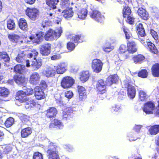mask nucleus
Returning a JSON list of instances; mask_svg holds the SVG:
<instances>
[{
    "instance_id": "obj_16",
    "label": "nucleus",
    "mask_w": 159,
    "mask_h": 159,
    "mask_svg": "<svg viewBox=\"0 0 159 159\" xmlns=\"http://www.w3.org/2000/svg\"><path fill=\"white\" fill-rule=\"evenodd\" d=\"M64 127V125L61 120L57 118H55L51 122L49 126L50 129H52L55 127L59 129H62Z\"/></svg>"
},
{
    "instance_id": "obj_11",
    "label": "nucleus",
    "mask_w": 159,
    "mask_h": 159,
    "mask_svg": "<svg viewBox=\"0 0 159 159\" xmlns=\"http://www.w3.org/2000/svg\"><path fill=\"white\" fill-rule=\"evenodd\" d=\"M127 46L128 53H134L137 51L138 48L136 43L133 40H128L127 41Z\"/></svg>"
},
{
    "instance_id": "obj_6",
    "label": "nucleus",
    "mask_w": 159,
    "mask_h": 159,
    "mask_svg": "<svg viewBox=\"0 0 159 159\" xmlns=\"http://www.w3.org/2000/svg\"><path fill=\"white\" fill-rule=\"evenodd\" d=\"M75 80L72 77L66 76L63 78L61 82V86L63 89H68L72 87L74 84Z\"/></svg>"
},
{
    "instance_id": "obj_34",
    "label": "nucleus",
    "mask_w": 159,
    "mask_h": 159,
    "mask_svg": "<svg viewBox=\"0 0 159 159\" xmlns=\"http://www.w3.org/2000/svg\"><path fill=\"white\" fill-rule=\"evenodd\" d=\"M47 5L53 9H57V5L59 2L60 0H45Z\"/></svg>"
},
{
    "instance_id": "obj_8",
    "label": "nucleus",
    "mask_w": 159,
    "mask_h": 159,
    "mask_svg": "<svg viewBox=\"0 0 159 159\" xmlns=\"http://www.w3.org/2000/svg\"><path fill=\"white\" fill-rule=\"evenodd\" d=\"M103 65V63L100 60L96 58L93 60L92 61L91 67L93 72L98 73L102 70Z\"/></svg>"
},
{
    "instance_id": "obj_33",
    "label": "nucleus",
    "mask_w": 159,
    "mask_h": 159,
    "mask_svg": "<svg viewBox=\"0 0 159 159\" xmlns=\"http://www.w3.org/2000/svg\"><path fill=\"white\" fill-rule=\"evenodd\" d=\"M148 132L151 135H155L159 133V125L151 126L148 129Z\"/></svg>"
},
{
    "instance_id": "obj_56",
    "label": "nucleus",
    "mask_w": 159,
    "mask_h": 159,
    "mask_svg": "<svg viewBox=\"0 0 159 159\" xmlns=\"http://www.w3.org/2000/svg\"><path fill=\"white\" fill-rule=\"evenodd\" d=\"M75 47V43L72 42L70 41L67 43L66 47L69 50L71 51L73 50Z\"/></svg>"
},
{
    "instance_id": "obj_51",
    "label": "nucleus",
    "mask_w": 159,
    "mask_h": 159,
    "mask_svg": "<svg viewBox=\"0 0 159 159\" xmlns=\"http://www.w3.org/2000/svg\"><path fill=\"white\" fill-rule=\"evenodd\" d=\"M125 21L127 23L133 25L134 24L135 18L132 16V15L126 17Z\"/></svg>"
},
{
    "instance_id": "obj_3",
    "label": "nucleus",
    "mask_w": 159,
    "mask_h": 159,
    "mask_svg": "<svg viewBox=\"0 0 159 159\" xmlns=\"http://www.w3.org/2000/svg\"><path fill=\"white\" fill-rule=\"evenodd\" d=\"M133 84L132 81L129 80H126L124 84L125 88L127 89L128 96L131 99L135 97L136 93L135 88Z\"/></svg>"
},
{
    "instance_id": "obj_44",
    "label": "nucleus",
    "mask_w": 159,
    "mask_h": 159,
    "mask_svg": "<svg viewBox=\"0 0 159 159\" xmlns=\"http://www.w3.org/2000/svg\"><path fill=\"white\" fill-rule=\"evenodd\" d=\"M123 16L124 18L131 15V11L128 6H125L122 11Z\"/></svg>"
},
{
    "instance_id": "obj_17",
    "label": "nucleus",
    "mask_w": 159,
    "mask_h": 159,
    "mask_svg": "<svg viewBox=\"0 0 159 159\" xmlns=\"http://www.w3.org/2000/svg\"><path fill=\"white\" fill-rule=\"evenodd\" d=\"M13 80L18 84L21 86H24L26 84V80L25 77L19 75H16L13 77Z\"/></svg>"
},
{
    "instance_id": "obj_40",
    "label": "nucleus",
    "mask_w": 159,
    "mask_h": 159,
    "mask_svg": "<svg viewBox=\"0 0 159 159\" xmlns=\"http://www.w3.org/2000/svg\"><path fill=\"white\" fill-rule=\"evenodd\" d=\"M7 27L10 30H14L16 28V24L15 21L12 19H9L7 21Z\"/></svg>"
},
{
    "instance_id": "obj_9",
    "label": "nucleus",
    "mask_w": 159,
    "mask_h": 159,
    "mask_svg": "<svg viewBox=\"0 0 159 159\" xmlns=\"http://www.w3.org/2000/svg\"><path fill=\"white\" fill-rule=\"evenodd\" d=\"M44 35V32L40 31L34 34H31L29 39L32 41L33 43L39 44L43 41Z\"/></svg>"
},
{
    "instance_id": "obj_23",
    "label": "nucleus",
    "mask_w": 159,
    "mask_h": 159,
    "mask_svg": "<svg viewBox=\"0 0 159 159\" xmlns=\"http://www.w3.org/2000/svg\"><path fill=\"white\" fill-rule=\"evenodd\" d=\"M66 66L64 63H61L54 66L56 73L59 74L64 73L66 70Z\"/></svg>"
},
{
    "instance_id": "obj_37",
    "label": "nucleus",
    "mask_w": 159,
    "mask_h": 159,
    "mask_svg": "<svg viewBox=\"0 0 159 159\" xmlns=\"http://www.w3.org/2000/svg\"><path fill=\"white\" fill-rule=\"evenodd\" d=\"M25 68L24 65L17 64L14 67V70L16 73L22 74L25 71Z\"/></svg>"
},
{
    "instance_id": "obj_12",
    "label": "nucleus",
    "mask_w": 159,
    "mask_h": 159,
    "mask_svg": "<svg viewBox=\"0 0 159 159\" xmlns=\"http://www.w3.org/2000/svg\"><path fill=\"white\" fill-rule=\"evenodd\" d=\"M90 17L98 22H102L104 20V17L101 13L96 10H93L89 12Z\"/></svg>"
},
{
    "instance_id": "obj_10",
    "label": "nucleus",
    "mask_w": 159,
    "mask_h": 159,
    "mask_svg": "<svg viewBox=\"0 0 159 159\" xmlns=\"http://www.w3.org/2000/svg\"><path fill=\"white\" fill-rule=\"evenodd\" d=\"M52 45L49 43H46L41 45L40 48V53L43 56H47L51 53Z\"/></svg>"
},
{
    "instance_id": "obj_2",
    "label": "nucleus",
    "mask_w": 159,
    "mask_h": 159,
    "mask_svg": "<svg viewBox=\"0 0 159 159\" xmlns=\"http://www.w3.org/2000/svg\"><path fill=\"white\" fill-rule=\"evenodd\" d=\"M57 146L52 142H50L48 146L46 151L48 159H60Z\"/></svg>"
},
{
    "instance_id": "obj_7",
    "label": "nucleus",
    "mask_w": 159,
    "mask_h": 159,
    "mask_svg": "<svg viewBox=\"0 0 159 159\" xmlns=\"http://www.w3.org/2000/svg\"><path fill=\"white\" fill-rule=\"evenodd\" d=\"M119 57L120 60L121 61H125L129 57L128 53L125 54L128 50L125 45L121 44L118 49Z\"/></svg>"
},
{
    "instance_id": "obj_38",
    "label": "nucleus",
    "mask_w": 159,
    "mask_h": 159,
    "mask_svg": "<svg viewBox=\"0 0 159 159\" xmlns=\"http://www.w3.org/2000/svg\"><path fill=\"white\" fill-rule=\"evenodd\" d=\"M24 51L19 53L16 58V60L18 63H23L25 59V54L24 53Z\"/></svg>"
},
{
    "instance_id": "obj_20",
    "label": "nucleus",
    "mask_w": 159,
    "mask_h": 159,
    "mask_svg": "<svg viewBox=\"0 0 159 159\" xmlns=\"http://www.w3.org/2000/svg\"><path fill=\"white\" fill-rule=\"evenodd\" d=\"M145 46L146 48L151 53L157 55L159 53V50L155 45L151 41L147 42Z\"/></svg>"
},
{
    "instance_id": "obj_21",
    "label": "nucleus",
    "mask_w": 159,
    "mask_h": 159,
    "mask_svg": "<svg viewBox=\"0 0 159 159\" xmlns=\"http://www.w3.org/2000/svg\"><path fill=\"white\" fill-rule=\"evenodd\" d=\"M3 150H0V159H3L4 155L8 154L12 150L11 147L9 145L2 146L0 145Z\"/></svg>"
},
{
    "instance_id": "obj_1",
    "label": "nucleus",
    "mask_w": 159,
    "mask_h": 159,
    "mask_svg": "<svg viewBox=\"0 0 159 159\" xmlns=\"http://www.w3.org/2000/svg\"><path fill=\"white\" fill-rule=\"evenodd\" d=\"M62 30L61 27H59L54 30L49 29L44 35V39L46 41H51L57 40L61 36Z\"/></svg>"
},
{
    "instance_id": "obj_57",
    "label": "nucleus",
    "mask_w": 159,
    "mask_h": 159,
    "mask_svg": "<svg viewBox=\"0 0 159 159\" xmlns=\"http://www.w3.org/2000/svg\"><path fill=\"white\" fill-rule=\"evenodd\" d=\"M34 91L33 89L32 88H26L25 89V92H24V93L25 94L26 96L32 95L33 94Z\"/></svg>"
},
{
    "instance_id": "obj_63",
    "label": "nucleus",
    "mask_w": 159,
    "mask_h": 159,
    "mask_svg": "<svg viewBox=\"0 0 159 159\" xmlns=\"http://www.w3.org/2000/svg\"><path fill=\"white\" fill-rule=\"evenodd\" d=\"M62 114V119L63 120H70L71 117V116L70 115L67 114L63 112Z\"/></svg>"
},
{
    "instance_id": "obj_32",
    "label": "nucleus",
    "mask_w": 159,
    "mask_h": 159,
    "mask_svg": "<svg viewBox=\"0 0 159 159\" xmlns=\"http://www.w3.org/2000/svg\"><path fill=\"white\" fill-rule=\"evenodd\" d=\"M90 76L89 72L88 70L81 72L80 75V81L84 83L87 81Z\"/></svg>"
},
{
    "instance_id": "obj_31",
    "label": "nucleus",
    "mask_w": 159,
    "mask_h": 159,
    "mask_svg": "<svg viewBox=\"0 0 159 159\" xmlns=\"http://www.w3.org/2000/svg\"><path fill=\"white\" fill-rule=\"evenodd\" d=\"M136 31L139 36L143 37L146 35L145 31L142 24L139 23L138 24L136 27Z\"/></svg>"
},
{
    "instance_id": "obj_60",
    "label": "nucleus",
    "mask_w": 159,
    "mask_h": 159,
    "mask_svg": "<svg viewBox=\"0 0 159 159\" xmlns=\"http://www.w3.org/2000/svg\"><path fill=\"white\" fill-rule=\"evenodd\" d=\"M62 112L67 114L70 115L71 116V114L73 112V110L72 108L67 107L64 109Z\"/></svg>"
},
{
    "instance_id": "obj_28",
    "label": "nucleus",
    "mask_w": 159,
    "mask_h": 159,
    "mask_svg": "<svg viewBox=\"0 0 159 159\" xmlns=\"http://www.w3.org/2000/svg\"><path fill=\"white\" fill-rule=\"evenodd\" d=\"M151 72L153 77H159V63H155L152 65L151 68Z\"/></svg>"
},
{
    "instance_id": "obj_36",
    "label": "nucleus",
    "mask_w": 159,
    "mask_h": 159,
    "mask_svg": "<svg viewBox=\"0 0 159 159\" xmlns=\"http://www.w3.org/2000/svg\"><path fill=\"white\" fill-rule=\"evenodd\" d=\"M25 102V107L26 109H31L35 107L36 105V102L34 99L27 98V100Z\"/></svg>"
},
{
    "instance_id": "obj_5",
    "label": "nucleus",
    "mask_w": 159,
    "mask_h": 159,
    "mask_svg": "<svg viewBox=\"0 0 159 159\" xmlns=\"http://www.w3.org/2000/svg\"><path fill=\"white\" fill-rule=\"evenodd\" d=\"M107 85H108V84H107L106 80L105 81L102 79L98 80L96 84V88L98 93L102 94L106 93Z\"/></svg>"
},
{
    "instance_id": "obj_43",
    "label": "nucleus",
    "mask_w": 159,
    "mask_h": 159,
    "mask_svg": "<svg viewBox=\"0 0 159 159\" xmlns=\"http://www.w3.org/2000/svg\"><path fill=\"white\" fill-rule=\"evenodd\" d=\"M122 30L125 34V39L127 40H129L131 37L132 36V34L129 30L125 26H123Z\"/></svg>"
},
{
    "instance_id": "obj_52",
    "label": "nucleus",
    "mask_w": 159,
    "mask_h": 159,
    "mask_svg": "<svg viewBox=\"0 0 159 159\" xmlns=\"http://www.w3.org/2000/svg\"><path fill=\"white\" fill-rule=\"evenodd\" d=\"M33 159H43V155L39 152H34L33 156Z\"/></svg>"
},
{
    "instance_id": "obj_14",
    "label": "nucleus",
    "mask_w": 159,
    "mask_h": 159,
    "mask_svg": "<svg viewBox=\"0 0 159 159\" xmlns=\"http://www.w3.org/2000/svg\"><path fill=\"white\" fill-rule=\"evenodd\" d=\"M34 96L37 100L43 99L46 97L43 90L41 87L36 86L34 89Z\"/></svg>"
},
{
    "instance_id": "obj_54",
    "label": "nucleus",
    "mask_w": 159,
    "mask_h": 159,
    "mask_svg": "<svg viewBox=\"0 0 159 159\" xmlns=\"http://www.w3.org/2000/svg\"><path fill=\"white\" fill-rule=\"evenodd\" d=\"M52 21L48 20H43L41 23V26L43 27H47L51 25Z\"/></svg>"
},
{
    "instance_id": "obj_55",
    "label": "nucleus",
    "mask_w": 159,
    "mask_h": 159,
    "mask_svg": "<svg viewBox=\"0 0 159 159\" xmlns=\"http://www.w3.org/2000/svg\"><path fill=\"white\" fill-rule=\"evenodd\" d=\"M1 60H3L5 62L9 63L10 61V57L6 52H5L2 56L0 59Z\"/></svg>"
},
{
    "instance_id": "obj_15",
    "label": "nucleus",
    "mask_w": 159,
    "mask_h": 159,
    "mask_svg": "<svg viewBox=\"0 0 159 159\" xmlns=\"http://www.w3.org/2000/svg\"><path fill=\"white\" fill-rule=\"evenodd\" d=\"M41 78L39 74L37 72L33 73L30 77L29 82L32 84L37 85L39 83Z\"/></svg>"
},
{
    "instance_id": "obj_42",
    "label": "nucleus",
    "mask_w": 159,
    "mask_h": 159,
    "mask_svg": "<svg viewBox=\"0 0 159 159\" xmlns=\"http://www.w3.org/2000/svg\"><path fill=\"white\" fill-rule=\"evenodd\" d=\"M87 14V10L83 8L78 12V17L80 19H84L86 17Z\"/></svg>"
},
{
    "instance_id": "obj_46",
    "label": "nucleus",
    "mask_w": 159,
    "mask_h": 159,
    "mask_svg": "<svg viewBox=\"0 0 159 159\" xmlns=\"http://www.w3.org/2000/svg\"><path fill=\"white\" fill-rule=\"evenodd\" d=\"M35 60V61H33L32 62L31 65L34 69H39L42 66L41 61L36 59Z\"/></svg>"
},
{
    "instance_id": "obj_47",
    "label": "nucleus",
    "mask_w": 159,
    "mask_h": 159,
    "mask_svg": "<svg viewBox=\"0 0 159 159\" xmlns=\"http://www.w3.org/2000/svg\"><path fill=\"white\" fill-rule=\"evenodd\" d=\"M139 96L140 100L142 101L145 100L147 97V95L146 92L142 90L139 91Z\"/></svg>"
},
{
    "instance_id": "obj_25",
    "label": "nucleus",
    "mask_w": 159,
    "mask_h": 159,
    "mask_svg": "<svg viewBox=\"0 0 159 159\" xmlns=\"http://www.w3.org/2000/svg\"><path fill=\"white\" fill-rule=\"evenodd\" d=\"M137 12L142 19L146 20L149 19L148 13L143 8H139L137 10Z\"/></svg>"
},
{
    "instance_id": "obj_49",
    "label": "nucleus",
    "mask_w": 159,
    "mask_h": 159,
    "mask_svg": "<svg viewBox=\"0 0 159 159\" xmlns=\"http://www.w3.org/2000/svg\"><path fill=\"white\" fill-rule=\"evenodd\" d=\"M38 55V52L36 50L33 49L31 50V52L28 55V57L30 58L33 57V59L34 60H36Z\"/></svg>"
},
{
    "instance_id": "obj_64",
    "label": "nucleus",
    "mask_w": 159,
    "mask_h": 159,
    "mask_svg": "<svg viewBox=\"0 0 159 159\" xmlns=\"http://www.w3.org/2000/svg\"><path fill=\"white\" fill-rule=\"evenodd\" d=\"M113 48L111 46L104 47L103 48V51L106 52H109L111 51Z\"/></svg>"
},
{
    "instance_id": "obj_58",
    "label": "nucleus",
    "mask_w": 159,
    "mask_h": 159,
    "mask_svg": "<svg viewBox=\"0 0 159 159\" xmlns=\"http://www.w3.org/2000/svg\"><path fill=\"white\" fill-rule=\"evenodd\" d=\"M79 96L77 100L78 102L84 101L87 98V94H79Z\"/></svg>"
},
{
    "instance_id": "obj_27",
    "label": "nucleus",
    "mask_w": 159,
    "mask_h": 159,
    "mask_svg": "<svg viewBox=\"0 0 159 159\" xmlns=\"http://www.w3.org/2000/svg\"><path fill=\"white\" fill-rule=\"evenodd\" d=\"M71 40L75 43H81L85 41V38L82 34H79L72 36Z\"/></svg>"
},
{
    "instance_id": "obj_26",
    "label": "nucleus",
    "mask_w": 159,
    "mask_h": 159,
    "mask_svg": "<svg viewBox=\"0 0 159 159\" xmlns=\"http://www.w3.org/2000/svg\"><path fill=\"white\" fill-rule=\"evenodd\" d=\"M62 13L63 14V17L68 20L73 16L74 12L72 8L70 7L67 9L64 10L62 12Z\"/></svg>"
},
{
    "instance_id": "obj_22",
    "label": "nucleus",
    "mask_w": 159,
    "mask_h": 159,
    "mask_svg": "<svg viewBox=\"0 0 159 159\" xmlns=\"http://www.w3.org/2000/svg\"><path fill=\"white\" fill-rule=\"evenodd\" d=\"M20 29L21 30L26 32L28 30V25L26 20L24 18H20L18 22Z\"/></svg>"
},
{
    "instance_id": "obj_19",
    "label": "nucleus",
    "mask_w": 159,
    "mask_h": 159,
    "mask_svg": "<svg viewBox=\"0 0 159 159\" xmlns=\"http://www.w3.org/2000/svg\"><path fill=\"white\" fill-rule=\"evenodd\" d=\"M15 99L20 103L24 102L27 100V98L23 90H19L16 92Z\"/></svg>"
},
{
    "instance_id": "obj_61",
    "label": "nucleus",
    "mask_w": 159,
    "mask_h": 159,
    "mask_svg": "<svg viewBox=\"0 0 159 159\" xmlns=\"http://www.w3.org/2000/svg\"><path fill=\"white\" fill-rule=\"evenodd\" d=\"M65 96L68 99H70L73 97V94L72 91H68L65 93Z\"/></svg>"
},
{
    "instance_id": "obj_59",
    "label": "nucleus",
    "mask_w": 159,
    "mask_h": 159,
    "mask_svg": "<svg viewBox=\"0 0 159 159\" xmlns=\"http://www.w3.org/2000/svg\"><path fill=\"white\" fill-rule=\"evenodd\" d=\"M78 90L79 94H86V91L85 88L82 86H78Z\"/></svg>"
},
{
    "instance_id": "obj_13",
    "label": "nucleus",
    "mask_w": 159,
    "mask_h": 159,
    "mask_svg": "<svg viewBox=\"0 0 159 159\" xmlns=\"http://www.w3.org/2000/svg\"><path fill=\"white\" fill-rule=\"evenodd\" d=\"M155 108L154 103L151 101H148L144 104L143 110L146 114H152Z\"/></svg>"
},
{
    "instance_id": "obj_4",
    "label": "nucleus",
    "mask_w": 159,
    "mask_h": 159,
    "mask_svg": "<svg viewBox=\"0 0 159 159\" xmlns=\"http://www.w3.org/2000/svg\"><path fill=\"white\" fill-rule=\"evenodd\" d=\"M26 15L31 20L34 21L37 19L39 15V11L34 7H27L25 10Z\"/></svg>"
},
{
    "instance_id": "obj_30",
    "label": "nucleus",
    "mask_w": 159,
    "mask_h": 159,
    "mask_svg": "<svg viewBox=\"0 0 159 159\" xmlns=\"http://www.w3.org/2000/svg\"><path fill=\"white\" fill-rule=\"evenodd\" d=\"M145 58L144 55L141 54H138L134 56L133 57V60L134 63L139 64L143 62Z\"/></svg>"
},
{
    "instance_id": "obj_53",
    "label": "nucleus",
    "mask_w": 159,
    "mask_h": 159,
    "mask_svg": "<svg viewBox=\"0 0 159 159\" xmlns=\"http://www.w3.org/2000/svg\"><path fill=\"white\" fill-rule=\"evenodd\" d=\"M150 34L152 37L157 42H158L159 36L157 34V33L154 31L153 29H151L150 30Z\"/></svg>"
},
{
    "instance_id": "obj_48",
    "label": "nucleus",
    "mask_w": 159,
    "mask_h": 159,
    "mask_svg": "<svg viewBox=\"0 0 159 159\" xmlns=\"http://www.w3.org/2000/svg\"><path fill=\"white\" fill-rule=\"evenodd\" d=\"M60 5L62 8L65 9L68 8L70 5V2L69 0H61Z\"/></svg>"
},
{
    "instance_id": "obj_18",
    "label": "nucleus",
    "mask_w": 159,
    "mask_h": 159,
    "mask_svg": "<svg viewBox=\"0 0 159 159\" xmlns=\"http://www.w3.org/2000/svg\"><path fill=\"white\" fill-rule=\"evenodd\" d=\"M45 112V115L47 117L51 119L56 116L57 111L55 107H49Z\"/></svg>"
},
{
    "instance_id": "obj_62",
    "label": "nucleus",
    "mask_w": 159,
    "mask_h": 159,
    "mask_svg": "<svg viewBox=\"0 0 159 159\" xmlns=\"http://www.w3.org/2000/svg\"><path fill=\"white\" fill-rule=\"evenodd\" d=\"M61 57L59 54H54L51 57V59L52 60H55L60 59Z\"/></svg>"
},
{
    "instance_id": "obj_29",
    "label": "nucleus",
    "mask_w": 159,
    "mask_h": 159,
    "mask_svg": "<svg viewBox=\"0 0 159 159\" xmlns=\"http://www.w3.org/2000/svg\"><path fill=\"white\" fill-rule=\"evenodd\" d=\"M118 80V77L116 75H109L106 80L108 85L111 86L112 84L116 83Z\"/></svg>"
},
{
    "instance_id": "obj_24",
    "label": "nucleus",
    "mask_w": 159,
    "mask_h": 159,
    "mask_svg": "<svg viewBox=\"0 0 159 159\" xmlns=\"http://www.w3.org/2000/svg\"><path fill=\"white\" fill-rule=\"evenodd\" d=\"M32 133V129L30 127L23 128L20 131V136L22 138L29 137Z\"/></svg>"
},
{
    "instance_id": "obj_50",
    "label": "nucleus",
    "mask_w": 159,
    "mask_h": 159,
    "mask_svg": "<svg viewBox=\"0 0 159 159\" xmlns=\"http://www.w3.org/2000/svg\"><path fill=\"white\" fill-rule=\"evenodd\" d=\"M14 119L11 117L7 119L4 122V124L7 127H9L11 126L14 123Z\"/></svg>"
},
{
    "instance_id": "obj_45",
    "label": "nucleus",
    "mask_w": 159,
    "mask_h": 159,
    "mask_svg": "<svg viewBox=\"0 0 159 159\" xmlns=\"http://www.w3.org/2000/svg\"><path fill=\"white\" fill-rule=\"evenodd\" d=\"M148 75V72L146 69H142L139 71L138 76L142 78H146Z\"/></svg>"
},
{
    "instance_id": "obj_35",
    "label": "nucleus",
    "mask_w": 159,
    "mask_h": 159,
    "mask_svg": "<svg viewBox=\"0 0 159 159\" xmlns=\"http://www.w3.org/2000/svg\"><path fill=\"white\" fill-rule=\"evenodd\" d=\"M8 38L11 42L14 43L19 42L20 39V36L15 34H8Z\"/></svg>"
},
{
    "instance_id": "obj_39",
    "label": "nucleus",
    "mask_w": 159,
    "mask_h": 159,
    "mask_svg": "<svg viewBox=\"0 0 159 159\" xmlns=\"http://www.w3.org/2000/svg\"><path fill=\"white\" fill-rule=\"evenodd\" d=\"M56 74V71L54 68L49 67L45 71V75L48 77L54 76Z\"/></svg>"
},
{
    "instance_id": "obj_41",
    "label": "nucleus",
    "mask_w": 159,
    "mask_h": 159,
    "mask_svg": "<svg viewBox=\"0 0 159 159\" xmlns=\"http://www.w3.org/2000/svg\"><path fill=\"white\" fill-rule=\"evenodd\" d=\"M9 93V90L4 87H0V96L6 98L7 97Z\"/></svg>"
}]
</instances>
